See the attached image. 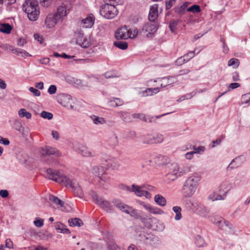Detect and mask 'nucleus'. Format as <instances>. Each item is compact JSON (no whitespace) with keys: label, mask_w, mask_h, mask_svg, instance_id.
<instances>
[{"label":"nucleus","mask_w":250,"mask_h":250,"mask_svg":"<svg viewBox=\"0 0 250 250\" xmlns=\"http://www.w3.org/2000/svg\"><path fill=\"white\" fill-rule=\"evenodd\" d=\"M201 180V177L197 173H194L187 178L183 186L185 197H191L195 193Z\"/></svg>","instance_id":"nucleus-1"},{"label":"nucleus","mask_w":250,"mask_h":250,"mask_svg":"<svg viewBox=\"0 0 250 250\" xmlns=\"http://www.w3.org/2000/svg\"><path fill=\"white\" fill-rule=\"evenodd\" d=\"M46 176L51 180L61 183L67 188H70L73 186V183L76 182L73 177L70 175H64L58 170L49 168L46 170Z\"/></svg>","instance_id":"nucleus-2"},{"label":"nucleus","mask_w":250,"mask_h":250,"mask_svg":"<svg viewBox=\"0 0 250 250\" xmlns=\"http://www.w3.org/2000/svg\"><path fill=\"white\" fill-rule=\"evenodd\" d=\"M22 9L31 21H36L38 19L40 11L38 0H25L22 5Z\"/></svg>","instance_id":"nucleus-3"},{"label":"nucleus","mask_w":250,"mask_h":250,"mask_svg":"<svg viewBox=\"0 0 250 250\" xmlns=\"http://www.w3.org/2000/svg\"><path fill=\"white\" fill-rule=\"evenodd\" d=\"M138 34L137 29L127 28L125 26L120 28L115 33V36L117 40H126L135 38Z\"/></svg>","instance_id":"nucleus-4"},{"label":"nucleus","mask_w":250,"mask_h":250,"mask_svg":"<svg viewBox=\"0 0 250 250\" xmlns=\"http://www.w3.org/2000/svg\"><path fill=\"white\" fill-rule=\"evenodd\" d=\"M100 13L104 18L112 19L117 15L118 11L114 5L105 3L101 6Z\"/></svg>","instance_id":"nucleus-5"},{"label":"nucleus","mask_w":250,"mask_h":250,"mask_svg":"<svg viewBox=\"0 0 250 250\" xmlns=\"http://www.w3.org/2000/svg\"><path fill=\"white\" fill-rule=\"evenodd\" d=\"M101 162L103 165L111 169H117L120 167L118 161L114 157L108 155H103L101 157Z\"/></svg>","instance_id":"nucleus-6"},{"label":"nucleus","mask_w":250,"mask_h":250,"mask_svg":"<svg viewBox=\"0 0 250 250\" xmlns=\"http://www.w3.org/2000/svg\"><path fill=\"white\" fill-rule=\"evenodd\" d=\"M71 8L72 6L70 2L64 1L58 7L57 12L55 14L61 21L68 15Z\"/></svg>","instance_id":"nucleus-7"},{"label":"nucleus","mask_w":250,"mask_h":250,"mask_svg":"<svg viewBox=\"0 0 250 250\" xmlns=\"http://www.w3.org/2000/svg\"><path fill=\"white\" fill-rule=\"evenodd\" d=\"M91 195L93 201L96 204L99 205L104 210L107 212H111L112 211V206L108 201L104 200L94 192H92Z\"/></svg>","instance_id":"nucleus-8"},{"label":"nucleus","mask_w":250,"mask_h":250,"mask_svg":"<svg viewBox=\"0 0 250 250\" xmlns=\"http://www.w3.org/2000/svg\"><path fill=\"white\" fill-rule=\"evenodd\" d=\"M57 100L60 104L64 107L70 109L74 108L73 105L74 100L70 95L64 93L59 94L57 96Z\"/></svg>","instance_id":"nucleus-9"},{"label":"nucleus","mask_w":250,"mask_h":250,"mask_svg":"<svg viewBox=\"0 0 250 250\" xmlns=\"http://www.w3.org/2000/svg\"><path fill=\"white\" fill-rule=\"evenodd\" d=\"M74 39L76 43L83 47H87L89 44V41L81 30H78L75 32Z\"/></svg>","instance_id":"nucleus-10"},{"label":"nucleus","mask_w":250,"mask_h":250,"mask_svg":"<svg viewBox=\"0 0 250 250\" xmlns=\"http://www.w3.org/2000/svg\"><path fill=\"white\" fill-rule=\"evenodd\" d=\"M176 82V78L172 76L159 78L154 81V82H158L160 83L161 87H172Z\"/></svg>","instance_id":"nucleus-11"},{"label":"nucleus","mask_w":250,"mask_h":250,"mask_svg":"<svg viewBox=\"0 0 250 250\" xmlns=\"http://www.w3.org/2000/svg\"><path fill=\"white\" fill-rule=\"evenodd\" d=\"M143 188H145V187H140L135 184H133L131 192H134L137 196H145L146 198L150 199L151 198V194L147 191L143 190Z\"/></svg>","instance_id":"nucleus-12"},{"label":"nucleus","mask_w":250,"mask_h":250,"mask_svg":"<svg viewBox=\"0 0 250 250\" xmlns=\"http://www.w3.org/2000/svg\"><path fill=\"white\" fill-rule=\"evenodd\" d=\"M74 149L80 154L84 157H94L95 155V153L93 151L82 145H78V147L75 146Z\"/></svg>","instance_id":"nucleus-13"},{"label":"nucleus","mask_w":250,"mask_h":250,"mask_svg":"<svg viewBox=\"0 0 250 250\" xmlns=\"http://www.w3.org/2000/svg\"><path fill=\"white\" fill-rule=\"evenodd\" d=\"M143 31L146 33L147 37H151L157 30V26L153 21H149L144 24L143 27Z\"/></svg>","instance_id":"nucleus-14"},{"label":"nucleus","mask_w":250,"mask_h":250,"mask_svg":"<svg viewBox=\"0 0 250 250\" xmlns=\"http://www.w3.org/2000/svg\"><path fill=\"white\" fill-rule=\"evenodd\" d=\"M169 160V158L166 156L158 155L155 156L152 160H150V162L154 163L158 166H162L168 164Z\"/></svg>","instance_id":"nucleus-15"},{"label":"nucleus","mask_w":250,"mask_h":250,"mask_svg":"<svg viewBox=\"0 0 250 250\" xmlns=\"http://www.w3.org/2000/svg\"><path fill=\"white\" fill-rule=\"evenodd\" d=\"M60 20L55 14H49L46 18L45 23L47 28L54 27Z\"/></svg>","instance_id":"nucleus-16"},{"label":"nucleus","mask_w":250,"mask_h":250,"mask_svg":"<svg viewBox=\"0 0 250 250\" xmlns=\"http://www.w3.org/2000/svg\"><path fill=\"white\" fill-rule=\"evenodd\" d=\"M95 21V17L93 15L89 14L85 18L81 21V24L83 27L88 28H91Z\"/></svg>","instance_id":"nucleus-17"},{"label":"nucleus","mask_w":250,"mask_h":250,"mask_svg":"<svg viewBox=\"0 0 250 250\" xmlns=\"http://www.w3.org/2000/svg\"><path fill=\"white\" fill-rule=\"evenodd\" d=\"M42 155H55L56 156H60L61 153L56 148H52L50 146H45L42 147L41 151Z\"/></svg>","instance_id":"nucleus-18"},{"label":"nucleus","mask_w":250,"mask_h":250,"mask_svg":"<svg viewBox=\"0 0 250 250\" xmlns=\"http://www.w3.org/2000/svg\"><path fill=\"white\" fill-rule=\"evenodd\" d=\"M158 5L154 4L150 8L149 13L148 15V20L150 21L154 22L158 16Z\"/></svg>","instance_id":"nucleus-19"},{"label":"nucleus","mask_w":250,"mask_h":250,"mask_svg":"<svg viewBox=\"0 0 250 250\" xmlns=\"http://www.w3.org/2000/svg\"><path fill=\"white\" fill-rule=\"evenodd\" d=\"M179 166V165L176 163L168 164L167 165L169 172L173 174V178H177V177H180Z\"/></svg>","instance_id":"nucleus-20"},{"label":"nucleus","mask_w":250,"mask_h":250,"mask_svg":"<svg viewBox=\"0 0 250 250\" xmlns=\"http://www.w3.org/2000/svg\"><path fill=\"white\" fill-rule=\"evenodd\" d=\"M218 192L222 193L226 198L229 191L231 189V185L228 182H225L222 183L217 188Z\"/></svg>","instance_id":"nucleus-21"},{"label":"nucleus","mask_w":250,"mask_h":250,"mask_svg":"<svg viewBox=\"0 0 250 250\" xmlns=\"http://www.w3.org/2000/svg\"><path fill=\"white\" fill-rule=\"evenodd\" d=\"M113 204L117 208L127 214L129 211V209H130L131 207L123 203L119 200H115L113 201Z\"/></svg>","instance_id":"nucleus-22"},{"label":"nucleus","mask_w":250,"mask_h":250,"mask_svg":"<svg viewBox=\"0 0 250 250\" xmlns=\"http://www.w3.org/2000/svg\"><path fill=\"white\" fill-rule=\"evenodd\" d=\"M214 223L217 224L221 229L227 230V229H231L232 225L223 218H219L216 221L214 220Z\"/></svg>","instance_id":"nucleus-23"},{"label":"nucleus","mask_w":250,"mask_h":250,"mask_svg":"<svg viewBox=\"0 0 250 250\" xmlns=\"http://www.w3.org/2000/svg\"><path fill=\"white\" fill-rule=\"evenodd\" d=\"M208 199L212 201H215L217 200H223L225 199L224 196L222 193H220L217 189L216 191H214L212 192L208 197Z\"/></svg>","instance_id":"nucleus-24"},{"label":"nucleus","mask_w":250,"mask_h":250,"mask_svg":"<svg viewBox=\"0 0 250 250\" xmlns=\"http://www.w3.org/2000/svg\"><path fill=\"white\" fill-rule=\"evenodd\" d=\"M105 168L101 166H95L92 169V173L99 178L105 173Z\"/></svg>","instance_id":"nucleus-25"},{"label":"nucleus","mask_w":250,"mask_h":250,"mask_svg":"<svg viewBox=\"0 0 250 250\" xmlns=\"http://www.w3.org/2000/svg\"><path fill=\"white\" fill-rule=\"evenodd\" d=\"M192 166L189 164H185L179 165V169L180 177L190 172L191 170Z\"/></svg>","instance_id":"nucleus-26"},{"label":"nucleus","mask_w":250,"mask_h":250,"mask_svg":"<svg viewBox=\"0 0 250 250\" xmlns=\"http://www.w3.org/2000/svg\"><path fill=\"white\" fill-rule=\"evenodd\" d=\"M160 91L159 88H148L146 90L143 91L141 92V94L142 96L146 97L149 96H152L153 94H156Z\"/></svg>","instance_id":"nucleus-27"},{"label":"nucleus","mask_w":250,"mask_h":250,"mask_svg":"<svg viewBox=\"0 0 250 250\" xmlns=\"http://www.w3.org/2000/svg\"><path fill=\"white\" fill-rule=\"evenodd\" d=\"M71 188L75 194L79 197H82L83 196V192L81 187L79 186L77 182L73 183V186Z\"/></svg>","instance_id":"nucleus-28"},{"label":"nucleus","mask_w":250,"mask_h":250,"mask_svg":"<svg viewBox=\"0 0 250 250\" xmlns=\"http://www.w3.org/2000/svg\"><path fill=\"white\" fill-rule=\"evenodd\" d=\"M108 104L110 106L117 107L122 105L124 102L119 98H112L108 101Z\"/></svg>","instance_id":"nucleus-29"},{"label":"nucleus","mask_w":250,"mask_h":250,"mask_svg":"<svg viewBox=\"0 0 250 250\" xmlns=\"http://www.w3.org/2000/svg\"><path fill=\"white\" fill-rule=\"evenodd\" d=\"M155 202L161 207H164L167 204L166 198L160 194H157L154 198Z\"/></svg>","instance_id":"nucleus-30"},{"label":"nucleus","mask_w":250,"mask_h":250,"mask_svg":"<svg viewBox=\"0 0 250 250\" xmlns=\"http://www.w3.org/2000/svg\"><path fill=\"white\" fill-rule=\"evenodd\" d=\"M49 199L50 202L56 206L57 208H60L63 206V202L57 197L50 195H49Z\"/></svg>","instance_id":"nucleus-31"},{"label":"nucleus","mask_w":250,"mask_h":250,"mask_svg":"<svg viewBox=\"0 0 250 250\" xmlns=\"http://www.w3.org/2000/svg\"><path fill=\"white\" fill-rule=\"evenodd\" d=\"M195 212L200 216L205 217H206L208 214V211L206 208L201 204H199Z\"/></svg>","instance_id":"nucleus-32"},{"label":"nucleus","mask_w":250,"mask_h":250,"mask_svg":"<svg viewBox=\"0 0 250 250\" xmlns=\"http://www.w3.org/2000/svg\"><path fill=\"white\" fill-rule=\"evenodd\" d=\"M55 228L58 232L66 234H69L70 233V231L62 223H57L55 226Z\"/></svg>","instance_id":"nucleus-33"},{"label":"nucleus","mask_w":250,"mask_h":250,"mask_svg":"<svg viewBox=\"0 0 250 250\" xmlns=\"http://www.w3.org/2000/svg\"><path fill=\"white\" fill-rule=\"evenodd\" d=\"M99 178L100 179V181L99 182V185L104 188V185L103 183L108 184L111 181L110 177L106 173L101 176Z\"/></svg>","instance_id":"nucleus-34"},{"label":"nucleus","mask_w":250,"mask_h":250,"mask_svg":"<svg viewBox=\"0 0 250 250\" xmlns=\"http://www.w3.org/2000/svg\"><path fill=\"white\" fill-rule=\"evenodd\" d=\"M172 210L175 213L174 219L176 221H179L182 218V215L181 213L182 208L179 206H174L172 208Z\"/></svg>","instance_id":"nucleus-35"},{"label":"nucleus","mask_w":250,"mask_h":250,"mask_svg":"<svg viewBox=\"0 0 250 250\" xmlns=\"http://www.w3.org/2000/svg\"><path fill=\"white\" fill-rule=\"evenodd\" d=\"M199 204L200 203L198 202L189 200L186 203V206L187 208L195 212L196 209L198 207Z\"/></svg>","instance_id":"nucleus-36"},{"label":"nucleus","mask_w":250,"mask_h":250,"mask_svg":"<svg viewBox=\"0 0 250 250\" xmlns=\"http://www.w3.org/2000/svg\"><path fill=\"white\" fill-rule=\"evenodd\" d=\"M68 223L71 227H81L83 225V221L80 219L77 218L69 219Z\"/></svg>","instance_id":"nucleus-37"},{"label":"nucleus","mask_w":250,"mask_h":250,"mask_svg":"<svg viewBox=\"0 0 250 250\" xmlns=\"http://www.w3.org/2000/svg\"><path fill=\"white\" fill-rule=\"evenodd\" d=\"M164 136L161 134H156L152 135V144L161 143L164 141Z\"/></svg>","instance_id":"nucleus-38"},{"label":"nucleus","mask_w":250,"mask_h":250,"mask_svg":"<svg viewBox=\"0 0 250 250\" xmlns=\"http://www.w3.org/2000/svg\"><path fill=\"white\" fill-rule=\"evenodd\" d=\"M12 30V27L8 23H3L0 24V31L1 32L9 34Z\"/></svg>","instance_id":"nucleus-39"},{"label":"nucleus","mask_w":250,"mask_h":250,"mask_svg":"<svg viewBox=\"0 0 250 250\" xmlns=\"http://www.w3.org/2000/svg\"><path fill=\"white\" fill-rule=\"evenodd\" d=\"M18 114L20 117H25L27 119H30L32 117L31 114L24 108L21 109L18 112Z\"/></svg>","instance_id":"nucleus-40"},{"label":"nucleus","mask_w":250,"mask_h":250,"mask_svg":"<svg viewBox=\"0 0 250 250\" xmlns=\"http://www.w3.org/2000/svg\"><path fill=\"white\" fill-rule=\"evenodd\" d=\"M141 139L143 143L144 144H152V135L151 134L143 135L141 137Z\"/></svg>","instance_id":"nucleus-41"},{"label":"nucleus","mask_w":250,"mask_h":250,"mask_svg":"<svg viewBox=\"0 0 250 250\" xmlns=\"http://www.w3.org/2000/svg\"><path fill=\"white\" fill-rule=\"evenodd\" d=\"M12 127L15 128L16 130L21 131L22 127V124L21 122L17 119L11 121Z\"/></svg>","instance_id":"nucleus-42"},{"label":"nucleus","mask_w":250,"mask_h":250,"mask_svg":"<svg viewBox=\"0 0 250 250\" xmlns=\"http://www.w3.org/2000/svg\"><path fill=\"white\" fill-rule=\"evenodd\" d=\"M90 118L95 124H103L105 123V120L102 117L92 115L90 116Z\"/></svg>","instance_id":"nucleus-43"},{"label":"nucleus","mask_w":250,"mask_h":250,"mask_svg":"<svg viewBox=\"0 0 250 250\" xmlns=\"http://www.w3.org/2000/svg\"><path fill=\"white\" fill-rule=\"evenodd\" d=\"M149 212L154 214L162 215L165 212L160 208L151 206Z\"/></svg>","instance_id":"nucleus-44"},{"label":"nucleus","mask_w":250,"mask_h":250,"mask_svg":"<svg viewBox=\"0 0 250 250\" xmlns=\"http://www.w3.org/2000/svg\"><path fill=\"white\" fill-rule=\"evenodd\" d=\"M114 45L119 49L125 50L127 48V43L125 42L117 41L114 42Z\"/></svg>","instance_id":"nucleus-45"},{"label":"nucleus","mask_w":250,"mask_h":250,"mask_svg":"<svg viewBox=\"0 0 250 250\" xmlns=\"http://www.w3.org/2000/svg\"><path fill=\"white\" fill-rule=\"evenodd\" d=\"M195 244L199 247H202L206 245L204 240L199 235H197L195 238Z\"/></svg>","instance_id":"nucleus-46"},{"label":"nucleus","mask_w":250,"mask_h":250,"mask_svg":"<svg viewBox=\"0 0 250 250\" xmlns=\"http://www.w3.org/2000/svg\"><path fill=\"white\" fill-rule=\"evenodd\" d=\"M187 11L192 12L193 13H199L201 11V8L199 5L194 4L188 7Z\"/></svg>","instance_id":"nucleus-47"},{"label":"nucleus","mask_w":250,"mask_h":250,"mask_svg":"<svg viewBox=\"0 0 250 250\" xmlns=\"http://www.w3.org/2000/svg\"><path fill=\"white\" fill-rule=\"evenodd\" d=\"M3 49L5 50H9V51L12 52L14 54H16L17 53V48L14 47L13 46L10 45L8 44H5L3 45L2 46H1Z\"/></svg>","instance_id":"nucleus-48"},{"label":"nucleus","mask_w":250,"mask_h":250,"mask_svg":"<svg viewBox=\"0 0 250 250\" xmlns=\"http://www.w3.org/2000/svg\"><path fill=\"white\" fill-rule=\"evenodd\" d=\"M239 60L236 58L231 59L228 62L229 66H234V67L236 68L239 66Z\"/></svg>","instance_id":"nucleus-49"},{"label":"nucleus","mask_w":250,"mask_h":250,"mask_svg":"<svg viewBox=\"0 0 250 250\" xmlns=\"http://www.w3.org/2000/svg\"><path fill=\"white\" fill-rule=\"evenodd\" d=\"M34 224L36 227L41 228L44 225V220L39 217H36L34 221Z\"/></svg>","instance_id":"nucleus-50"},{"label":"nucleus","mask_w":250,"mask_h":250,"mask_svg":"<svg viewBox=\"0 0 250 250\" xmlns=\"http://www.w3.org/2000/svg\"><path fill=\"white\" fill-rule=\"evenodd\" d=\"M127 214H130L131 216L137 219L141 218V216L138 211L133 208L132 207L130 208V209H129V211H128Z\"/></svg>","instance_id":"nucleus-51"},{"label":"nucleus","mask_w":250,"mask_h":250,"mask_svg":"<svg viewBox=\"0 0 250 250\" xmlns=\"http://www.w3.org/2000/svg\"><path fill=\"white\" fill-rule=\"evenodd\" d=\"M41 116L43 119L51 120L53 118V115L50 112L43 111L41 113Z\"/></svg>","instance_id":"nucleus-52"},{"label":"nucleus","mask_w":250,"mask_h":250,"mask_svg":"<svg viewBox=\"0 0 250 250\" xmlns=\"http://www.w3.org/2000/svg\"><path fill=\"white\" fill-rule=\"evenodd\" d=\"M250 102V93L245 94L242 96V104H247Z\"/></svg>","instance_id":"nucleus-53"},{"label":"nucleus","mask_w":250,"mask_h":250,"mask_svg":"<svg viewBox=\"0 0 250 250\" xmlns=\"http://www.w3.org/2000/svg\"><path fill=\"white\" fill-rule=\"evenodd\" d=\"M27 155L25 154L20 153L17 155V158L19 162L22 164L26 163L27 161Z\"/></svg>","instance_id":"nucleus-54"},{"label":"nucleus","mask_w":250,"mask_h":250,"mask_svg":"<svg viewBox=\"0 0 250 250\" xmlns=\"http://www.w3.org/2000/svg\"><path fill=\"white\" fill-rule=\"evenodd\" d=\"M17 53H16L15 54H17V55H21V56L24 57V58H26L27 57H30L31 56V55L30 54H29L27 52H26V51L24 50H22V49H19V48H17Z\"/></svg>","instance_id":"nucleus-55"},{"label":"nucleus","mask_w":250,"mask_h":250,"mask_svg":"<svg viewBox=\"0 0 250 250\" xmlns=\"http://www.w3.org/2000/svg\"><path fill=\"white\" fill-rule=\"evenodd\" d=\"M132 116L134 119H139L144 121L146 120V115L143 113H134Z\"/></svg>","instance_id":"nucleus-56"},{"label":"nucleus","mask_w":250,"mask_h":250,"mask_svg":"<svg viewBox=\"0 0 250 250\" xmlns=\"http://www.w3.org/2000/svg\"><path fill=\"white\" fill-rule=\"evenodd\" d=\"M118 188L119 189H120L121 190H123L124 191H126L131 192L132 187H130L129 186H127V185H125V184H119L118 185Z\"/></svg>","instance_id":"nucleus-57"},{"label":"nucleus","mask_w":250,"mask_h":250,"mask_svg":"<svg viewBox=\"0 0 250 250\" xmlns=\"http://www.w3.org/2000/svg\"><path fill=\"white\" fill-rule=\"evenodd\" d=\"M176 0H166V6L167 9H170L175 3Z\"/></svg>","instance_id":"nucleus-58"},{"label":"nucleus","mask_w":250,"mask_h":250,"mask_svg":"<svg viewBox=\"0 0 250 250\" xmlns=\"http://www.w3.org/2000/svg\"><path fill=\"white\" fill-rule=\"evenodd\" d=\"M29 90L32 92L35 96H40L41 95V92L37 89H36L33 87H30Z\"/></svg>","instance_id":"nucleus-59"},{"label":"nucleus","mask_w":250,"mask_h":250,"mask_svg":"<svg viewBox=\"0 0 250 250\" xmlns=\"http://www.w3.org/2000/svg\"><path fill=\"white\" fill-rule=\"evenodd\" d=\"M56 91H57L56 86L55 85H51L49 87L47 92L50 95H53V94H54L56 92Z\"/></svg>","instance_id":"nucleus-60"},{"label":"nucleus","mask_w":250,"mask_h":250,"mask_svg":"<svg viewBox=\"0 0 250 250\" xmlns=\"http://www.w3.org/2000/svg\"><path fill=\"white\" fill-rule=\"evenodd\" d=\"M240 86V84L237 83H230L228 87V90L230 91V90H232L235 89L236 88L239 87Z\"/></svg>","instance_id":"nucleus-61"},{"label":"nucleus","mask_w":250,"mask_h":250,"mask_svg":"<svg viewBox=\"0 0 250 250\" xmlns=\"http://www.w3.org/2000/svg\"><path fill=\"white\" fill-rule=\"evenodd\" d=\"M194 51H190L189 52H188V53L186 54V55H185L183 57L184 58H185L186 57H189L188 58V59H187L186 60V62H188L189 61L191 58H192L193 57H194Z\"/></svg>","instance_id":"nucleus-62"},{"label":"nucleus","mask_w":250,"mask_h":250,"mask_svg":"<svg viewBox=\"0 0 250 250\" xmlns=\"http://www.w3.org/2000/svg\"><path fill=\"white\" fill-rule=\"evenodd\" d=\"M232 78L233 81H239L240 80L239 73L237 71L234 72L232 74Z\"/></svg>","instance_id":"nucleus-63"},{"label":"nucleus","mask_w":250,"mask_h":250,"mask_svg":"<svg viewBox=\"0 0 250 250\" xmlns=\"http://www.w3.org/2000/svg\"><path fill=\"white\" fill-rule=\"evenodd\" d=\"M38 61L42 64H47L49 62L50 60L48 58H44L38 60Z\"/></svg>","instance_id":"nucleus-64"}]
</instances>
